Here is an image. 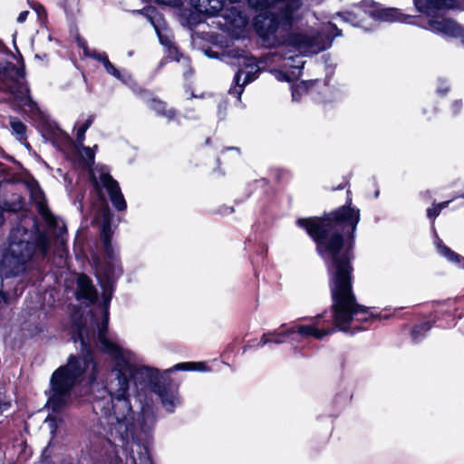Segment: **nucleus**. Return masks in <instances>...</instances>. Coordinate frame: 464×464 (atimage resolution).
Here are the masks:
<instances>
[{"label":"nucleus","mask_w":464,"mask_h":464,"mask_svg":"<svg viewBox=\"0 0 464 464\" xmlns=\"http://www.w3.org/2000/svg\"><path fill=\"white\" fill-rule=\"evenodd\" d=\"M111 226L104 218L101 238L104 248V260L93 258L96 276L102 288V306L90 314L91 326L74 323L72 338L80 343L81 354L70 355L67 363L57 368L50 379L46 406L53 412H60L77 397V389L82 383L91 386L93 392L100 376V366L91 349L97 339L100 349L112 362L111 374L102 391L92 401L97 415L105 418L108 425V440H115L122 445L137 440L134 436V416L130 396L136 397L140 403L150 393H155L163 408L173 412L180 405L179 389L158 369L138 365L137 355L124 347L108 334L109 306L116 281L122 275L118 253L111 242Z\"/></svg>","instance_id":"1"},{"label":"nucleus","mask_w":464,"mask_h":464,"mask_svg":"<svg viewBox=\"0 0 464 464\" xmlns=\"http://www.w3.org/2000/svg\"><path fill=\"white\" fill-rule=\"evenodd\" d=\"M360 221V210L343 206L324 218H299L296 223L304 228L316 243L318 254L327 263L330 274V289L333 299L332 320L325 313L307 319L308 324L293 323L292 342L309 337L321 340L336 330L354 334L366 329L376 318L387 314H374L369 308L357 304L352 289V249L353 235Z\"/></svg>","instance_id":"2"},{"label":"nucleus","mask_w":464,"mask_h":464,"mask_svg":"<svg viewBox=\"0 0 464 464\" xmlns=\"http://www.w3.org/2000/svg\"><path fill=\"white\" fill-rule=\"evenodd\" d=\"M251 8L265 12L254 19L255 29L267 47L288 44L300 53H318L332 45L333 38L341 35V30L329 24L322 31L292 33L295 13L301 7V0H247Z\"/></svg>","instance_id":"3"},{"label":"nucleus","mask_w":464,"mask_h":464,"mask_svg":"<svg viewBox=\"0 0 464 464\" xmlns=\"http://www.w3.org/2000/svg\"><path fill=\"white\" fill-rule=\"evenodd\" d=\"M49 248L48 236L39 230L33 217L25 215L11 230L7 247L1 250L0 303L6 301L4 279L23 274L34 257L44 258Z\"/></svg>","instance_id":"4"},{"label":"nucleus","mask_w":464,"mask_h":464,"mask_svg":"<svg viewBox=\"0 0 464 464\" xmlns=\"http://www.w3.org/2000/svg\"><path fill=\"white\" fill-rule=\"evenodd\" d=\"M17 187H23L29 192L31 199L35 203L39 214L49 227H59L61 230H65L64 225L63 224L60 227L57 218L47 208L44 192L34 179L15 183L9 179L0 181V207L4 210L15 212L23 208L24 198L14 193Z\"/></svg>","instance_id":"5"},{"label":"nucleus","mask_w":464,"mask_h":464,"mask_svg":"<svg viewBox=\"0 0 464 464\" xmlns=\"http://www.w3.org/2000/svg\"><path fill=\"white\" fill-rule=\"evenodd\" d=\"M24 77L23 64L16 66L10 62L0 63V91L10 93L32 119L42 120L43 112L32 99Z\"/></svg>","instance_id":"6"},{"label":"nucleus","mask_w":464,"mask_h":464,"mask_svg":"<svg viewBox=\"0 0 464 464\" xmlns=\"http://www.w3.org/2000/svg\"><path fill=\"white\" fill-rule=\"evenodd\" d=\"M414 5L419 12L430 17L429 30L444 36L461 37L464 44L463 29L453 20L443 16L445 10L464 9V0H414Z\"/></svg>","instance_id":"7"},{"label":"nucleus","mask_w":464,"mask_h":464,"mask_svg":"<svg viewBox=\"0 0 464 464\" xmlns=\"http://www.w3.org/2000/svg\"><path fill=\"white\" fill-rule=\"evenodd\" d=\"M285 47L290 48L286 53H270L266 56V63L273 64L278 61H283L284 70H275V77L280 82H291L301 75V71L304 64L301 55H306L300 53L295 47L285 44ZM310 53L309 55H312Z\"/></svg>","instance_id":"8"},{"label":"nucleus","mask_w":464,"mask_h":464,"mask_svg":"<svg viewBox=\"0 0 464 464\" xmlns=\"http://www.w3.org/2000/svg\"><path fill=\"white\" fill-rule=\"evenodd\" d=\"M233 57L237 60L239 70L234 77L235 85L230 88L229 92L240 100L244 86L258 77L260 64L266 63V61H256L246 51L237 52L233 54ZM264 60H266V57Z\"/></svg>","instance_id":"9"},{"label":"nucleus","mask_w":464,"mask_h":464,"mask_svg":"<svg viewBox=\"0 0 464 464\" xmlns=\"http://www.w3.org/2000/svg\"><path fill=\"white\" fill-rule=\"evenodd\" d=\"M92 176L96 185H102L106 188L110 199L114 208L119 211H123L127 208L126 201L121 191L118 182L112 179L106 168H101L98 170H93Z\"/></svg>","instance_id":"10"},{"label":"nucleus","mask_w":464,"mask_h":464,"mask_svg":"<svg viewBox=\"0 0 464 464\" xmlns=\"http://www.w3.org/2000/svg\"><path fill=\"white\" fill-rule=\"evenodd\" d=\"M363 5L365 6L364 14L376 22H407V19L411 18L396 8H384L374 2L364 1Z\"/></svg>","instance_id":"11"},{"label":"nucleus","mask_w":464,"mask_h":464,"mask_svg":"<svg viewBox=\"0 0 464 464\" xmlns=\"http://www.w3.org/2000/svg\"><path fill=\"white\" fill-rule=\"evenodd\" d=\"M115 448L121 447L125 450H130V459L131 464H153L147 447L141 444L138 440H130V443L122 445L115 440H109Z\"/></svg>","instance_id":"12"},{"label":"nucleus","mask_w":464,"mask_h":464,"mask_svg":"<svg viewBox=\"0 0 464 464\" xmlns=\"http://www.w3.org/2000/svg\"><path fill=\"white\" fill-rule=\"evenodd\" d=\"M76 298L87 304H92L97 299V290L92 280L85 275L81 274L77 277Z\"/></svg>","instance_id":"13"},{"label":"nucleus","mask_w":464,"mask_h":464,"mask_svg":"<svg viewBox=\"0 0 464 464\" xmlns=\"http://www.w3.org/2000/svg\"><path fill=\"white\" fill-rule=\"evenodd\" d=\"M132 12L134 14H144V15H146L150 19V23L153 24V26L155 27V29L157 31V34H158V36H159L160 44L168 48V56L170 59H173V60H176L177 62H179L180 58L182 57V55L179 53V51L176 48V46L173 45V43H172L171 39L169 36H167V35H163L158 30L157 26L154 24V22H153L152 16H151L152 14L154 13V9L151 8V7H148V8H144L142 10H134Z\"/></svg>","instance_id":"14"},{"label":"nucleus","mask_w":464,"mask_h":464,"mask_svg":"<svg viewBox=\"0 0 464 464\" xmlns=\"http://www.w3.org/2000/svg\"><path fill=\"white\" fill-rule=\"evenodd\" d=\"M191 2L199 13L209 16L218 15L225 7V0H191Z\"/></svg>","instance_id":"15"},{"label":"nucleus","mask_w":464,"mask_h":464,"mask_svg":"<svg viewBox=\"0 0 464 464\" xmlns=\"http://www.w3.org/2000/svg\"><path fill=\"white\" fill-rule=\"evenodd\" d=\"M103 67L105 69V71L107 72V73L112 75L113 77H115L116 79H118L119 81L122 82L124 84L128 85L130 88L132 89L133 92L136 93V94H140L141 92H143L138 86L136 83L133 82L130 75L129 74H124V73H121L120 70H118L109 60V58L107 60H105V62L103 63Z\"/></svg>","instance_id":"16"},{"label":"nucleus","mask_w":464,"mask_h":464,"mask_svg":"<svg viewBox=\"0 0 464 464\" xmlns=\"http://www.w3.org/2000/svg\"><path fill=\"white\" fill-rule=\"evenodd\" d=\"M9 124L12 130V134L15 136L16 140L20 143L24 144L28 148L29 144L26 141L27 137L25 124L16 117H10Z\"/></svg>","instance_id":"17"},{"label":"nucleus","mask_w":464,"mask_h":464,"mask_svg":"<svg viewBox=\"0 0 464 464\" xmlns=\"http://www.w3.org/2000/svg\"><path fill=\"white\" fill-rule=\"evenodd\" d=\"M271 334L273 343L281 344L285 343L286 338L292 341L293 334L290 324H283L279 328L272 331Z\"/></svg>","instance_id":"18"},{"label":"nucleus","mask_w":464,"mask_h":464,"mask_svg":"<svg viewBox=\"0 0 464 464\" xmlns=\"http://www.w3.org/2000/svg\"><path fill=\"white\" fill-rule=\"evenodd\" d=\"M172 371H197V372H208L209 369L205 362H180L174 365L173 368L166 370L165 372H170Z\"/></svg>","instance_id":"19"},{"label":"nucleus","mask_w":464,"mask_h":464,"mask_svg":"<svg viewBox=\"0 0 464 464\" xmlns=\"http://www.w3.org/2000/svg\"><path fill=\"white\" fill-rule=\"evenodd\" d=\"M150 107L151 110L156 111L159 115L164 116L168 119V121H171L175 117V111L172 109L167 110L166 104L158 100H151L150 103Z\"/></svg>","instance_id":"20"},{"label":"nucleus","mask_w":464,"mask_h":464,"mask_svg":"<svg viewBox=\"0 0 464 464\" xmlns=\"http://www.w3.org/2000/svg\"><path fill=\"white\" fill-rule=\"evenodd\" d=\"M79 153L81 158L83 160V165L85 168H91L94 163V150L90 147H85L83 144L79 146Z\"/></svg>","instance_id":"21"},{"label":"nucleus","mask_w":464,"mask_h":464,"mask_svg":"<svg viewBox=\"0 0 464 464\" xmlns=\"http://www.w3.org/2000/svg\"><path fill=\"white\" fill-rule=\"evenodd\" d=\"M93 121L94 116L91 115L88 117L84 123L78 127L76 133V143L78 146H82L83 144V141L85 140V132L92 124Z\"/></svg>","instance_id":"22"},{"label":"nucleus","mask_w":464,"mask_h":464,"mask_svg":"<svg viewBox=\"0 0 464 464\" xmlns=\"http://www.w3.org/2000/svg\"><path fill=\"white\" fill-rule=\"evenodd\" d=\"M230 14H225L223 16L225 18L230 19V23L232 24H245L246 18L242 15V13L237 8L232 7L228 10Z\"/></svg>","instance_id":"23"},{"label":"nucleus","mask_w":464,"mask_h":464,"mask_svg":"<svg viewBox=\"0 0 464 464\" xmlns=\"http://www.w3.org/2000/svg\"><path fill=\"white\" fill-rule=\"evenodd\" d=\"M430 324L429 322H425L423 324L415 325L411 332V337L414 342H419L424 336V334L427 333L430 329Z\"/></svg>","instance_id":"24"},{"label":"nucleus","mask_w":464,"mask_h":464,"mask_svg":"<svg viewBox=\"0 0 464 464\" xmlns=\"http://www.w3.org/2000/svg\"><path fill=\"white\" fill-rule=\"evenodd\" d=\"M82 48H83L84 54L86 56L92 57V58L101 62L102 64L105 62V60L108 59V56H107L106 53H104V52H98L96 50H90L86 46H82Z\"/></svg>","instance_id":"25"},{"label":"nucleus","mask_w":464,"mask_h":464,"mask_svg":"<svg viewBox=\"0 0 464 464\" xmlns=\"http://www.w3.org/2000/svg\"><path fill=\"white\" fill-rule=\"evenodd\" d=\"M307 91H308V89L304 83H301V84L293 86L292 87L293 100L298 101L300 99L301 95Z\"/></svg>","instance_id":"26"},{"label":"nucleus","mask_w":464,"mask_h":464,"mask_svg":"<svg viewBox=\"0 0 464 464\" xmlns=\"http://www.w3.org/2000/svg\"><path fill=\"white\" fill-rule=\"evenodd\" d=\"M272 343V334H271V332H267L262 335V337L256 346L261 348V347H263L268 343Z\"/></svg>","instance_id":"27"},{"label":"nucleus","mask_w":464,"mask_h":464,"mask_svg":"<svg viewBox=\"0 0 464 464\" xmlns=\"http://www.w3.org/2000/svg\"><path fill=\"white\" fill-rule=\"evenodd\" d=\"M272 343V334H271V332H267L262 335V337L256 346L261 348V347H263L268 343Z\"/></svg>","instance_id":"28"},{"label":"nucleus","mask_w":464,"mask_h":464,"mask_svg":"<svg viewBox=\"0 0 464 464\" xmlns=\"http://www.w3.org/2000/svg\"><path fill=\"white\" fill-rule=\"evenodd\" d=\"M341 17L343 18L344 21L350 22V23H352L355 26H360V27H363L364 28V25H362L361 23H353L355 16L352 13H347V14H345L343 15H341ZM365 30H369V29L365 27Z\"/></svg>","instance_id":"29"},{"label":"nucleus","mask_w":464,"mask_h":464,"mask_svg":"<svg viewBox=\"0 0 464 464\" xmlns=\"http://www.w3.org/2000/svg\"><path fill=\"white\" fill-rule=\"evenodd\" d=\"M45 423L48 424L50 432L54 433L56 430V419L54 417L48 416L45 420Z\"/></svg>","instance_id":"30"},{"label":"nucleus","mask_w":464,"mask_h":464,"mask_svg":"<svg viewBox=\"0 0 464 464\" xmlns=\"http://www.w3.org/2000/svg\"><path fill=\"white\" fill-rule=\"evenodd\" d=\"M440 213V209L438 208V207L436 206V204H434L432 206V208H428L427 210V216L430 218H436L437 216H439V214Z\"/></svg>","instance_id":"31"},{"label":"nucleus","mask_w":464,"mask_h":464,"mask_svg":"<svg viewBox=\"0 0 464 464\" xmlns=\"http://www.w3.org/2000/svg\"><path fill=\"white\" fill-rule=\"evenodd\" d=\"M9 401H0V415L10 408Z\"/></svg>","instance_id":"32"},{"label":"nucleus","mask_w":464,"mask_h":464,"mask_svg":"<svg viewBox=\"0 0 464 464\" xmlns=\"http://www.w3.org/2000/svg\"><path fill=\"white\" fill-rule=\"evenodd\" d=\"M28 14H29L28 11L21 12L17 17V22L24 23L27 19Z\"/></svg>","instance_id":"33"},{"label":"nucleus","mask_w":464,"mask_h":464,"mask_svg":"<svg viewBox=\"0 0 464 464\" xmlns=\"http://www.w3.org/2000/svg\"><path fill=\"white\" fill-rule=\"evenodd\" d=\"M159 4L166 5H175L177 0H155Z\"/></svg>","instance_id":"34"},{"label":"nucleus","mask_w":464,"mask_h":464,"mask_svg":"<svg viewBox=\"0 0 464 464\" xmlns=\"http://www.w3.org/2000/svg\"><path fill=\"white\" fill-rule=\"evenodd\" d=\"M141 412H142V416H143V417H145V416L149 415V414L151 412V410H150V406H149V404H148V403H146V405H145V406H144V405H142V407H141Z\"/></svg>","instance_id":"35"},{"label":"nucleus","mask_w":464,"mask_h":464,"mask_svg":"<svg viewBox=\"0 0 464 464\" xmlns=\"http://www.w3.org/2000/svg\"><path fill=\"white\" fill-rule=\"evenodd\" d=\"M34 9L35 10V12L38 14L39 16H41L42 14H44V8L41 5H35L34 6Z\"/></svg>","instance_id":"36"},{"label":"nucleus","mask_w":464,"mask_h":464,"mask_svg":"<svg viewBox=\"0 0 464 464\" xmlns=\"http://www.w3.org/2000/svg\"><path fill=\"white\" fill-rule=\"evenodd\" d=\"M461 108V102L459 101L454 102L452 104V110L454 113H457Z\"/></svg>","instance_id":"37"},{"label":"nucleus","mask_w":464,"mask_h":464,"mask_svg":"<svg viewBox=\"0 0 464 464\" xmlns=\"http://www.w3.org/2000/svg\"><path fill=\"white\" fill-rule=\"evenodd\" d=\"M450 201H443L441 203L436 204L440 211H441L443 208H447L449 206Z\"/></svg>","instance_id":"38"},{"label":"nucleus","mask_w":464,"mask_h":464,"mask_svg":"<svg viewBox=\"0 0 464 464\" xmlns=\"http://www.w3.org/2000/svg\"><path fill=\"white\" fill-rule=\"evenodd\" d=\"M5 222V216H4V213L2 211H0V227L4 224Z\"/></svg>","instance_id":"39"},{"label":"nucleus","mask_w":464,"mask_h":464,"mask_svg":"<svg viewBox=\"0 0 464 464\" xmlns=\"http://www.w3.org/2000/svg\"><path fill=\"white\" fill-rule=\"evenodd\" d=\"M437 92H438L439 93L445 94V93L448 92V88L446 87V88H445V89H443V90H442V89H440V88H439V89L437 90Z\"/></svg>","instance_id":"40"},{"label":"nucleus","mask_w":464,"mask_h":464,"mask_svg":"<svg viewBox=\"0 0 464 464\" xmlns=\"http://www.w3.org/2000/svg\"><path fill=\"white\" fill-rule=\"evenodd\" d=\"M206 54H207L208 56H209V57H215V55H214V53H213V52H212V51H207V52H206Z\"/></svg>","instance_id":"41"}]
</instances>
